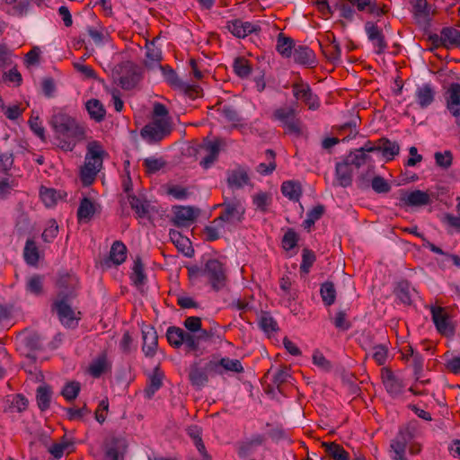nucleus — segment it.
Returning <instances> with one entry per match:
<instances>
[{
  "mask_svg": "<svg viewBox=\"0 0 460 460\" xmlns=\"http://www.w3.org/2000/svg\"><path fill=\"white\" fill-rule=\"evenodd\" d=\"M199 210L190 206H176L173 208L174 226L179 227L190 226L199 216Z\"/></svg>",
  "mask_w": 460,
  "mask_h": 460,
  "instance_id": "nucleus-13",
  "label": "nucleus"
},
{
  "mask_svg": "<svg viewBox=\"0 0 460 460\" xmlns=\"http://www.w3.org/2000/svg\"><path fill=\"white\" fill-rule=\"evenodd\" d=\"M316 260L315 254L313 251L305 248L302 252V262L300 264V270L305 274L309 273L311 267Z\"/></svg>",
  "mask_w": 460,
  "mask_h": 460,
  "instance_id": "nucleus-55",
  "label": "nucleus"
},
{
  "mask_svg": "<svg viewBox=\"0 0 460 460\" xmlns=\"http://www.w3.org/2000/svg\"><path fill=\"white\" fill-rule=\"evenodd\" d=\"M295 48L294 40L291 38L285 36L283 33L279 34L276 49L282 57L290 58Z\"/></svg>",
  "mask_w": 460,
  "mask_h": 460,
  "instance_id": "nucleus-30",
  "label": "nucleus"
},
{
  "mask_svg": "<svg viewBox=\"0 0 460 460\" xmlns=\"http://www.w3.org/2000/svg\"><path fill=\"white\" fill-rule=\"evenodd\" d=\"M158 69H160V71L162 72L164 81L168 84H170L172 87L184 91L190 96H192V93L197 94L199 93L198 86H191V85L182 82L178 77L176 72L172 69V66H170L168 65H165V66L161 65V66H159Z\"/></svg>",
  "mask_w": 460,
  "mask_h": 460,
  "instance_id": "nucleus-11",
  "label": "nucleus"
},
{
  "mask_svg": "<svg viewBox=\"0 0 460 460\" xmlns=\"http://www.w3.org/2000/svg\"><path fill=\"white\" fill-rule=\"evenodd\" d=\"M271 202V196L267 192H258L252 196V203L256 209L266 212Z\"/></svg>",
  "mask_w": 460,
  "mask_h": 460,
  "instance_id": "nucleus-52",
  "label": "nucleus"
},
{
  "mask_svg": "<svg viewBox=\"0 0 460 460\" xmlns=\"http://www.w3.org/2000/svg\"><path fill=\"white\" fill-rule=\"evenodd\" d=\"M40 195L42 202L48 208L54 206L58 200V193L54 189L41 188Z\"/></svg>",
  "mask_w": 460,
  "mask_h": 460,
  "instance_id": "nucleus-58",
  "label": "nucleus"
},
{
  "mask_svg": "<svg viewBox=\"0 0 460 460\" xmlns=\"http://www.w3.org/2000/svg\"><path fill=\"white\" fill-rule=\"evenodd\" d=\"M435 95L434 87L430 84H423L416 88L414 98L420 108L426 109L434 102Z\"/></svg>",
  "mask_w": 460,
  "mask_h": 460,
  "instance_id": "nucleus-19",
  "label": "nucleus"
},
{
  "mask_svg": "<svg viewBox=\"0 0 460 460\" xmlns=\"http://www.w3.org/2000/svg\"><path fill=\"white\" fill-rule=\"evenodd\" d=\"M378 152H381L386 162L393 160L399 154L400 146L394 141L383 137L378 139Z\"/></svg>",
  "mask_w": 460,
  "mask_h": 460,
  "instance_id": "nucleus-25",
  "label": "nucleus"
},
{
  "mask_svg": "<svg viewBox=\"0 0 460 460\" xmlns=\"http://www.w3.org/2000/svg\"><path fill=\"white\" fill-rule=\"evenodd\" d=\"M80 389H81L80 384L78 382L72 381V382L66 384V385L62 389L61 394L65 397L66 400L73 401L77 397V395L80 392Z\"/></svg>",
  "mask_w": 460,
  "mask_h": 460,
  "instance_id": "nucleus-56",
  "label": "nucleus"
},
{
  "mask_svg": "<svg viewBox=\"0 0 460 460\" xmlns=\"http://www.w3.org/2000/svg\"><path fill=\"white\" fill-rule=\"evenodd\" d=\"M412 432L408 428H402L396 436L390 442V457L392 460H408L406 458V449L412 456L418 455L421 451V446L417 442H412Z\"/></svg>",
  "mask_w": 460,
  "mask_h": 460,
  "instance_id": "nucleus-3",
  "label": "nucleus"
},
{
  "mask_svg": "<svg viewBox=\"0 0 460 460\" xmlns=\"http://www.w3.org/2000/svg\"><path fill=\"white\" fill-rule=\"evenodd\" d=\"M162 60V49L155 45V41L147 42L146 45L145 66L150 70H155L161 66Z\"/></svg>",
  "mask_w": 460,
  "mask_h": 460,
  "instance_id": "nucleus-20",
  "label": "nucleus"
},
{
  "mask_svg": "<svg viewBox=\"0 0 460 460\" xmlns=\"http://www.w3.org/2000/svg\"><path fill=\"white\" fill-rule=\"evenodd\" d=\"M201 276L208 280L213 290L218 291L226 284V265L217 259L208 260L201 270Z\"/></svg>",
  "mask_w": 460,
  "mask_h": 460,
  "instance_id": "nucleus-4",
  "label": "nucleus"
},
{
  "mask_svg": "<svg viewBox=\"0 0 460 460\" xmlns=\"http://www.w3.org/2000/svg\"><path fill=\"white\" fill-rule=\"evenodd\" d=\"M401 201L405 206L422 207L432 203V195L429 191L415 190L404 192L401 197Z\"/></svg>",
  "mask_w": 460,
  "mask_h": 460,
  "instance_id": "nucleus-15",
  "label": "nucleus"
},
{
  "mask_svg": "<svg viewBox=\"0 0 460 460\" xmlns=\"http://www.w3.org/2000/svg\"><path fill=\"white\" fill-rule=\"evenodd\" d=\"M281 191L285 197L296 201L299 199L302 194L300 184L292 181H284L281 186Z\"/></svg>",
  "mask_w": 460,
  "mask_h": 460,
  "instance_id": "nucleus-42",
  "label": "nucleus"
},
{
  "mask_svg": "<svg viewBox=\"0 0 460 460\" xmlns=\"http://www.w3.org/2000/svg\"><path fill=\"white\" fill-rule=\"evenodd\" d=\"M51 123L59 141L58 146L65 151H72L76 143L84 137V128L67 114H55Z\"/></svg>",
  "mask_w": 460,
  "mask_h": 460,
  "instance_id": "nucleus-1",
  "label": "nucleus"
},
{
  "mask_svg": "<svg viewBox=\"0 0 460 460\" xmlns=\"http://www.w3.org/2000/svg\"><path fill=\"white\" fill-rule=\"evenodd\" d=\"M260 327L261 330L267 333H272L277 330V323L273 319L272 316H270L268 314H263L261 316L260 322H259Z\"/></svg>",
  "mask_w": 460,
  "mask_h": 460,
  "instance_id": "nucleus-60",
  "label": "nucleus"
},
{
  "mask_svg": "<svg viewBox=\"0 0 460 460\" xmlns=\"http://www.w3.org/2000/svg\"><path fill=\"white\" fill-rule=\"evenodd\" d=\"M333 7L340 13L341 17L349 21L354 20L356 11L352 0H333Z\"/></svg>",
  "mask_w": 460,
  "mask_h": 460,
  "instance_id": "nucleus-26",
  "label": "nucleus"
},
{
  "mask_svg": "<svg viewBox=\"0 0 460 460\" xmlns=\"http://www.w3.org/2000/svg\"><path fill=\"white\" fill-rule=\"evenodd\" d=\"M431 315L433 323L440 334L446 337L454 335L455 327L445 308L440 306L432 307Z\"/></svg>",
  "mask_w": 460,
  "mask_h": 460,
  "instance_id": "nucleus-10",
  "label": "nucleus"
},
{
  "mask_svg": "<svg viewBox=\"0 0 460 460\" xmlns=\"http://www.w3.org/2000/svg\"><path fill=\"white\" fill-rule=\"evenodd\" d=\"M189 378L193 386L201 388L205 386L208 382V375L203 367L197 366L191 367Z\"/></svg>",
  "mask_w": 460,
  "mask_h": 460,
  "instance_id": "nucleus-37",
  "label": "nucleus"
},
{
  "mask_svg": "<svg viewBox=\"0 0 460 460\" xmlns=\"http://www.w3.org/2000/svg\"><path fill=\"white\" fill-rule=\"evenodd\" d=\"M128 201L131 208L137 213L138 217H146L149 213L150 204L137 196H129Z\"/></svg>",
  "mask_w": 460,
  "mask_h": 460,
  "instance_id": "nucleus-43",
  "label": "nucleus"
},
{
  "mask_svg": "<svg viewBox=\"0 0 460 460\" xmlns=\"http://www.w3.org/2000/svg\"><path fill=\"white\" fill-rule=\"evenodd\" d=\"M223 208L219 217H217L212 224H227L235 226L241 223L244 217L245 208L239 199H230L220 204Z\"/></svg>",
  "mask_w": 460,
  "mask_h": 460,
  "instance_id": "nucleus-5",
  "label": "nucleus"
},
{
  "mask_svg": "<svg viewBox=\"0 0 460 460\" xmlns=\"http://www.w3.org/2000/svg\"><path fill=\"white\" fill-rule=\"evenodd\" d=\"M249 177L243 170H234L229 172L227 183L231 188L240 189L248 184Z\"/></svg>",
  "mask_w": 460,
  "mask_h": 460,
  "instance_id": "nucleus-40",
  "label": "nucleus"
},
{
  "mask_svg": "<svg viewBox=\"0 0 460 460\" xmlns=\"http://www.w3.org/2000/svg\"><path fill=\"white\" fill-rule=\"evenodd\" d=\"M143 346L142 349L146 356L152 357L157 349L158 337L154 327L146 326L142 330Z\"/></svg>",
  "mask_w": 460,
  "mask_h": 460,
  "instance_id": "nucleus-21",
  "label": "nucleus"
},
{
  "mask_svg": "<svg viewBox=\"0 0 460 460\" xmlns=\"http://www.w3.org/2000/svg\"><path fill=\"white\" fill-rule=\"evenodd\" d=\"M355 11L369 14L373 17H379L387 12L386 5H380L376 0H352Z\"/></svg>",
  "mask_w": 460,
  "mask_h": 460,
  "instance_id": "nucleus-18",
  "label": "nucleus"
},
{
  "mask_svg": "<svg viewBox=\"0 0 460 460\" xmlns=\"http://www.w3.org/2000/svg\"><path fill=\"white\" fill-rule=\"evenodd\" d=\"M51 390L48 385H40L37 389V403L41 411L47 410L50 405Z\"/></svg>",
  "mask_w": 460,
  "mask_h": 460,
  "instance_id": "nucleus-47",
  "label": "nucleus"
},
{
  "mask_svg": "<svg viewBox=\"0 0 460 460\" xmlns=\"http://www.w3.org/2000/svg\"><path fill=\"white\" fill-rule=\"evenodd\" d=\"M164 374L159 368H155L148 378V384L145 390L147 398H151L163 385Z\"/></svg>",
  "mask_w": 460,
  "mask_h": 460,
  "instance_id": "nucleus-32",
  "label": "nucleus"
},
{
  "mask_svg": "<svg viewBox=\"0 0 460 460\" xmlns=\"http://www.w3.org/2000/svg\"><path fill=\"white\" fill-rule=\"evenodd\" d=\"M322 447L333 460H349V453L337 443L323 442Z\"/></svg>",
  "mask_w": 460,
  "mask_h": 460,
  "instance_id": "nucleus-35",
  "label": "nucleus"
},
{
  "mask_svg": "<svg viewBox=\"0 0 460 460\" xmlns=\"http://www.w3.org/2000/svg\"><path fill=\"white\" fill-rule=\"evenodd\" d=\"M13 58L12 50L6 45L0 44V66H11L13 65Z\"/></svg>",
  "mask_w": 460,
  "mask_h": 460,
  "instance_id": "nucleus-63",
  "label": "nucleus"
},
{
  "mask_svg": "<svg viewBox=\"0 0 460 460\" xmlns=\"http://www.w3.org/2000/svg\"><path fill=\"white\" fill-rule=\"evenodd\" d=\"M107 155L102 144L91 141L87 145L84 164L80 171V177L84 186L91 185L97 173L102 168L103 158Z\"/></svg>",
  "mask_w": 460,
  "mask_h": 460,
  "instance_id": "nucleus-2",
  "label": "nucleus"
},
{
  "mask_svg": "<svg viewBox=\"0 0 460 460\" xmlns=\"http://www.w3.org/2000/svg\"><path fill=\"white\" fill-rule=\"evenodd\" d=\"M146 279V277L144 273V265L140 259L137 258L134 261L130 279L135 286L139 287L145 283Z\"/></svg>",
  "mask_w": 460,
  "mask_h": 460,
  "instance_id": "nucleus-49",
  "label": "nucleus"
},
{
  "mask_svg": "<svg viewBox=\"0 0 460 460\" xmlns=\"http://www.w3.org/2000/svg\"><path fill=\"white\" fill-rule=\"evenodd\" d=\"M226 28L236 38H245L251 33L261 31L259 22H245L240 19L228 21Z\"/></svg>",
  "mask_w": 460,
  "mask_h": 460,
  "instance_id": "nucleus-14",
  "label": "nucleus"
},
{
  "mask_svg": "<svg viewBox=\"0 0 460 460\" xmlns=\"http://www.w3.org/2000/svg\"><path fill=\"white\" fill-rule=\"evenodd\" d=\"M383 383L386 391L393 396L402 394L404 385L401 378L396 376L392 371L386 369L382 374Z\"/></svg>",
  "mask_w": 460,
  "mask_h": 460,
  "instance_id": "nucleus-22",
  "label": "nucleus"
},
{
  "mask_svg": "<svg viewBox=\"0 0 460 460\" xmlns=\"http://www.w3.org/2000/svg\"><path fill=\"white\" fill-rule=\"evenodd\" d=\"M292 56L295 62L301 65L311 66L316 62L314 51L306 46H296L294 49Z\"/></svg>",
  "mask_w": 460,
  "mask_h": 460,
  "instance_id": "nucleus-24",
  "label": "nucleus"
},
{
  "mask_svg": "<svg viewBox=\"0 0 460 460\" xmlns=\"http://www.w3.org/2000/svg\"><path fill=\"white\" fill-rule=\"evenodd\" d=\"M324 208L322 205H318L309 210L306 214V218L304 221V227L305 229H310L317 220L321 218V217L323 215Z\"/></svg>",
  "mask_w": 460,
  "mask_h": 460,
  "instance_id": "nucleus-53",
  "label": "nucleus"
},
{
  "mask_svg": "<svg viewBox=\"0 0 460 460\" xmlns=\"http://www.w3.org/2000/svg\"><path fill=\"white\" fill-rule=\"evenodd\" d=\"M292 93L295 99L305 103L309 110L315 111L320 107L319 97L307 83L302 80L295 82L292 84Z\"/></svg>",
  "mask_w": 460,
  "mask_h": 460,
  "instance_id": "nucleus-7",
  "label": "nucleus"
},
{
  "mask_svg": "<svg viewBox=\"0 0 460 460\" xmlns=\"http://www.w3.org/2000/svg\"><path fill=\"white\" fill-rule=\"evenodd\" d=\"M24 259L25 261L30 265H36L39 261V252L38 247L32 240H27L24 247Z\"/></svg>",
  "mask_w": 460,
  "mask_h": 460,
  "instance_id": "nucleus-51",
  "label": "nucleus"
},
{
  "mask_svg": "<svg viewBox=\"0 0 460 460\" xmlns=\"http://www.w3.org/2000/svg\"><path fill=\"white\" fill-rule=\"evenodd\" d=\"M43 277L32 275L26 279V292L33 296H40L43 293Z\"/></svg>",
  "mask_w": 460,
  "mask_h": 460,
  "instance_id": "nucleus-41",
  "label": "nucleus"
},
{
  "mask_svg": "<svg viewBox=\"0 0 460 460\" xmlns=\"http://www.w3.org/2000/svg\"><path fill=\"white\" fill-rule=\"evenodd\" d=\"M170 239L175 244L179 251L182 252L185 255H190V243L187 237H184L176 230H171L169 233Z\"/></svg>",
  "mask_w": 460,
  "mask_h": 460,
  "instance_id": "nucleus-45",
  "label": "nucleus"
},
{
  "mask_svg": "<svg viewBox=\"0 0 460 460\" xmlns=\"http://www.w3.org/2000/svg\"><path fill=\"white\" fill-rule=\"evenodd\" d=\"M219 119L222 122L229 123L233 127H236L240 122L238 113L231 106H223L219 110Z\"/></svg>",
  "mask_w": 460,
  "mask_h": 460,
  "instance_id": "nucleus-44",
  "label": "nucleus"
},
{
  "mask_svg": "<svg viewBox=\"0 0 460 460\" xmlns=\"http://www.w3.org/2000/svg\"><path fill=\"white\" fill-rule=\"evenodd\" d=\"M298 242V236L295 231L288 229L282 238V247L286 251L295 248Z\"/></svg>",
  "mask_w": 460,
  "mask_h": 460,
  "instance_id": "nucleus-61",
  "label": "nucleus"
},
{
  "mask_svg": "<svg viewBox=\"0 0 460 460\" xmlns=\"http://www.w3.org/2000/svg\"><path fill=\"white\" fill-rule=\"evenodd\" d=\"M388 356V349L387 347L385 345H376L372 349V358L375 359V361L379 365L382 366L386 362Z\"/></svg>",
  "mask_w": 460,
  "mask_h": 460,
  "instance_id": "nucleus-59",
  "label": "nucleus"
},
{
  "mask_svg": "<svg viewBox=\"0 0 460 460\" xmlns=\"http://www.w3.org/2000/svg\"><path fill=\"white\" fill-rule=\"evenodd\" d=\"M85 108L91 119L96 121H102L106 114L102 103L97 99H90L85 103Z\"/></svg>",
  "mask_w": 460,
  "mask_h": 460,
  "instance_id": "nucleus-36",
  "label": "nucleus"
},
{
  "mask_svg": "<svg viewBox=\"0 0 460 460\" xmlns=\"http://www.w3.org/2000/svg\"><path fill=\"white\" fill-rule=\"evenodd\" d=\"M433 14L434 10L432 6L428 4L427 0H415L413 4V16L419 24L427 23Z\"/></svg>",
  "mask_w": 460,
  "mask_h": 460,
  "instance_id": "nucleus-23",
  "label": "nucleus"
},
{
  "mask_svg": "<svg viewBox=\"0 0 460 460\" xmlns=\"http://www.w3.org/2000/svg\"><path fill=\"white\" fill-rule=\"evenodd\" d=\"M445 99L447 111L456 118V124L460 127V84H451L445 93Z\"/></svg>",
  "mask_w": 460,
  "mask_h": 460,
  "instance_id": "nucleus-12",
  "label": "nucleus"
},
{
  "mask_svg": "<svg viewBox=\"0 0 460 460\" xmlns=\"http://www.w3.org/2000/svg\"><path fill=\"white\" fill-rule=\"evenodd\" d=\"M187 434L192 438L198 451L203 456L204 460H210V456L206 451L205 446L201 438V429L197 425L190 426L187 429Z\"/></svg>",
  "mask_w": 460,
  "mask_h": 460,
  "instance_id": "nucleus-28",
  "label": "nucleus"
},
{
  "mask_svg": "<svg viewBox=\"0 0 460 460\" xmlns=\"http://www.w3.org/2000/svg\"><path fill=\"white\" fill-rule=\"evenodd\" d=\"M233 66L234 73L242 78L247 77L252 72L251 65L244 58H235Z\"/></svg>",
  "mask_w": 460,
  "mask_h": 460,
  "instance_id": "nucleus-54",
  "label": "nucleus"
},
{
  "mask_svg": "<svg viewBox=\"0 0 460 460\" xmlns=\"http://www.w3.org/2000/svg\"><path fill=\"white\" fill-rule=\"evenodd\" d=\"M442 38L444 40V47L447 49L460 46V31L455 28L447 27L442 29Z\"/></svg>",
  "mask_w": 460,
  "mask_h": 460,
  "instance_id": "nucleus-38",
  "label": "nucleus"
},
{
  "mask_svg": "<svg viewBox=\"0 0 460 460\" xmlns=\"http://www.w3.org/2000/svg\"><path fill=\"white\" fill-rule=\"evenodd\" d=\"M275 153L271 149L265 151V162L259 164L256 172L261 175L271 174L276 169Z\"/></svg>",
  "mask_w": 460,
  "mask_h": 460,
  "instance_id": "nucleus-33",
  "label": "nucleus"
},
{
  "mask_svg": "<svg viewBox=\"0 0 460 460\" xmlns=\"http://www.w3.org/2000/svg\"><path fill=\"white\" fill-rule=\"evenodd\" d=\"M143 164L148 173H155L164 165V162L161 158L148 157L144 160Z\"/></svg>",
  "mask_w": 460,
  "mask_h": 460,
  "instance_id": "nucleus-62",
  "label": "nucleus"
},
{
  "mask_svg": "<svg viewBox=\"0 0 460 460\" xmlns=\"http://www.w3.org/2000/svg\"><path fill=\"white\" fill-rule=\"evenodd\" d=\"M73 444L69 442L66 438H62L59 442L52 444L49 447V452L55 458L58 459L63 456L65 452L69 453L72 451Z\"/></svg>",
  "mask_w": 460,
  "mask_h": 460,
  "instance_id": "nucleus-46",
  "label": "nucleus"
},
{
  "mask_svg": "<svg viewBox=\"0 0 460 460\" xmlns=\"http://www.w3.org/2000/svg\"><path fill=\"white\" fill-rule=\"evenodd\" d=\"M8 406L4 408L5 411L21 412L28 406L27 399L22 394H12L6 397Z\"/></svg>",
  "mask_w": 460,
  "mask_h": 460,
  "instance_id": "nucleus-31",
  "label": "nucleus"
},
{
  "mask_svg": "<svg viewBox=\"0 0 460 460\" xmlns=\"http://www.w3.org/2000/svg\"><path fill=\"white\" fill-rule=\"evenodd\" d=\"M364 29L374 52L377 55L385 53L388 48V44L383 33V30L373 22H367Z\"/></svg>",
  "mask_w": 460,
  "mask_h": 460,
  "instance_id": "nucleus-9",
  "label": "nucleus"
},
{
  "mask_svg": "<svg viewBox=\"0 0 460 460\" xmlns=\"http://www.w3.org/2000/svg\"><path fill=\"white\" fill-rule=\"evenodd\" d=\"M336 180L338 184L342 187H347L351 184L352 172L350 165L348 163H340L336 165Z\"/></svg>",
  "mask_w": 460,
  "mask_h": 460,
  "instance_id": "nucleus-29",
  "label": "nucleus"
},
{
  "mask_svg": "<svg viewBox=\"0 0 460 460\" xmlns=\"http://www.w3.org/2000/svg\"><path fill=\"white\" fill-rule=\"evenodd\" d=\"M55 308L61 323L66 327H75L78 323L79 317L72 307L64 299L55 303Z\"/></svg>",
  "mask_w": 460,
  "mask_h": 460,
  "instance_id": "nucleus-16",
  "label": "nucleus"
},
{
  "mask_svg": "<svg viewBox=\"0 0 460 460\" xmlns=\"http://www.w3.org/2000/svg\"><path fill=\"white\" fill-rule=\"evenodd\" d=\"M127 258V247L126 245L119 241H116L113 243L110 252V261L114 265H120L125 261Z\"/></svg>",
  "mask_w": 460,
  "mask_h": 460,
  "instance_id": "nucleus-34",
  "label": "nucleus"
},
{
  "mask_svg": "<svg viewBox=\"0 0 460 460\" xmlns=\"http://www.w3.org/2000/svg\"><path fill=\"white\" fill-rule=\"evenodd\" d=\"M184 330L180 327L171 326L166 331V338L170 345L180 348L182 345Z\"/></svg>",
  "mask_w": 460,
  "mask_h": 460,
  "instance_id": "nucleus-50",
  "label": "nucleus"
},
{
  "mask_svg": "<svg viewBox=\"0 0 460 460\" xmlns=\"http://www.w3.org/2000/svg\"><path fill=\"white\" fill-rule=\"evenodd\" d=\"M273 118L281 123L287 132L296 135L301 133V122L296 118V111L293 108H279L274 111Z\"/></svg>",
  "mask_w": 460,
  "mask_h": 460,
  "instance_id": "nucleus-8",
  "label": "nucleus"
},
{
  "mask_svg": "<svg viewBox=\"0 0 460 460\" xmlns=\"http://www.w3.org/2000/svg\"><path fill=\"white\" fill-rule=\"evenodd\" d=\"M221 369H225L226 371H231L234 373H242L243 371V367L242 363L238 359L229 358H222L220 359Z\"/></svg>",
  "mask_w": 460,
  "mask_h": 460,
  "instance_id": "nucleus-57",
  "label": "nucleus"
},
{
  "mask_svg": "<svg viewBox=\"0 0 460 460\" xmlns=\"http://www.w3.org/2000/svg\"><path fill=\"white\" fill-rule=\"evenodd\" d=\"M172 126L169 118H154L146 125L141 135L148 141H160L171 133Z\"/></svg>",
  "mask_w": 460,
  "mask_h": 460,
  "instance_id": "nucleus-6",
  "label": "nucleus"
},
{
  "mask_svg": "<svg viewBox=\"0 0 460 460\" xmlns=\"http://www.w3.org/2000/svg\"><path fill=\"white\" fill-rule=\"evenodd\" d=\"M101 206L89 198H83L77 209V219L79 223H87L93 217L99 213Z\"/></svg>",
  "mask_w": 460,
  "mask_h": 460,
  "instance_id": "nucleus-17",
  "label": "nucleus"
},
{
  "mask_svg": "<svg viewBox=\"0 0 460 460\" xmlns=\"http://www.w3.org/2000/svg\"><path fill=\"white\" fill-rule=\"evenodd\" d=\"M207 155L203 157L200 164L204 168H208L217 159L219 153V143L217 141H210L204 146Z\"/></svg>",
  "mask_w": 460,
  "mask_h": 460,
  "instance_id": "nucleus-39",
  "label": "nucleus"
},
{
  "mask_svg": "<svg viewBox=\"0 0 460 460\" xmlns=\"http://www.w3.org/2000/svg\"><path fill=\"white\" fill-rule=\"evenodd\" d=\"M111 368V363L109 362L106 355L102 354L96 358L90 364L88 371L93 377H100L102 374L109 371Z\"/></svg>",
  "mask_w": 460,
  "mask_h": 460,
  "instance_id": "nucleus-27",
  "label": "nucleus"
},
{
  "mask_svg": "<svg viewBox=\"0 0 460 460\" xmlns=\"http://www.w3.org/2000/svg\"><path fill=\"white\" fill-rule=\"evenodd\" d=\"M326 56L332 62H337L341 56V49L339 42L332 40L326 49Z\"/></svg>",
  "mask_w": 460,
  "mask_h": 460,
  "instance_id": "nucleus-64",
  "label": "nucleus"
},
{
  "mask_svg": "<svg viewBox=\"0 0 460 460\" xmlns=\"http://www.w3.org/2000/svg\"><path fill=\"white\" fill-rule=\"evenodd\" d=\"M320 294L325 305L330 306L334 304L336 299V290L332 282H325L322 284Z\"/></svg>",
  "mask_w": 460,
  "mask_h": 460,
  "instance_id": "nucleus-48",
  "label": "nucleus"
}]
</instances>
